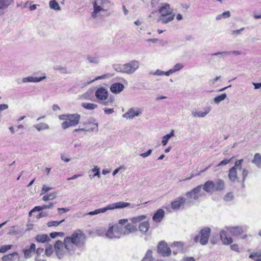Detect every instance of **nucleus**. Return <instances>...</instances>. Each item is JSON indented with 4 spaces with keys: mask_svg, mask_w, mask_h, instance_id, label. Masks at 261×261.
<instances>
[{
    "mask_svg": "<svg viewBox=\"0 0 261 261\" xmlns=\"http://www.w3.org/2000/svg\"><path fill=\"white\" fill-rule=\"evenodd\" d=\"M86 239L85 233L80 229H77L71 236L64 238L65 247L70 252L80 254L79 251L84 246Z\"/></svg>",
    "mask_w": 261,
    "mask_h": 261,
    "instance_id": "nucleus-1",
    "label": "nucleus"
},
{
    "mask_svg": "<svg viewBox=\"0 0 261 261\" xmlns=\"http://www.w3.org/2000/svg\"><path fill=\"white\" fill-rule=\"evenodd\" d=\"M158 17L157 22L166 24L173 21L175 17L173 8L168 3H162L158 8Z\"/></svg>",
    "mask_w": 261,
    "mask_h": 261,
    "instance_id": "nucleus-2",
    "label": "nucleus"
},
{
    "mask_svg": "<svg viewBox=\"0 0 261 261\" xmlns=\"http://www.w3.org/2000/svg\"><path fill=\"white\" fill-rule=\"evenodd\" d=\"M140 204H131L129 202H125L123 201H119L115 203H113L107 205L106 207L98 208L94 211H91L87 214L89 215H95L100 213H104L109 210H113L115 209L123 208L128 206L131 208H135L136 206H139Z\"/></svg>",
    "mask_w": 261,
    "mask_h": 261,
    "instance_id": "nucleus-3",
    "label": "nucleus"
},
{
    "mask_svg": "<svg viewBox=\"0 0 261 261\" xmlns=\"http://www.w3.org/2000/svg\"><path fill=\"white\" fill-rule=\"evenodd\" d=\"M60 120L63 121L61 124L62 127L65 129L70 127L75 126L79 124L81 116L79 114H64L59 116Z\"/></svg>",
    "mask_w": 261,
    "mask_h": 261,
    "instance_id": "nucleus-4",
    "label": "nucleus"
},
{
    "mask_svg": "<svg viewBox=\"0 0 261 261\" xmlns=\"http://www.w3.org/2000/svg\"><path fill=\"white\" fill-rule=\"evenodd\" d=\"M95 95L98 102L103 106H111L113 104L114 99L113 97H108V92L103 87L98 88L95 91Z\"/></svg>",
    "mask_w": 261,
    "mask_h": 261,
    "instance_id": "nucleus-5",
    "label": "nucleus"
},
{
    "mask_svg": "<svg viewBox=\"0 0 261 261\" xmlns=\"http://www.w3.org/2000/svg\"><path fill=\"white\" fill-rule=\"evenodd\" d=\"M204 195V193L202 191V186H198L194 188L191 191L188 192L186 194L187 198V204L190 205L193 203L195 200H197L199 198Z\"/></svg>",
    "mask_w": 261,
    "mask_h": 261,
    "instance_id": "nucleus-6",
    "label": "nucleus"
},
{
    "mask_svg": "<svg viewBox=\"0 0 261 261\" xmlns=\"http://www.w3.org/2000/svg\"><path fill=\"white\" fill-rule=\"evenodd\" d=\"M54 250L56 255L59 259L63 258V256L67 254L71 255L74 254L67 250L66 247H65L64 242H62L61 241H58L56 242L54 245Z\"/></svg>",
    "mask_w": 261,
    "mask_h": 261,
    "instance_id": "nucleus-7",
    "label": "nucleus"
},
{
    "mask_svg": "<svg viewBox=\"0 0 261 261\" xmlns=\"http://www.w3.org/2000/svg\"><path fill=\"white\" fill-rule=\"evenodd\" d=\"M211 230L208 227H205L202 229L199 234L196 236L194 239L196 243L199 242L201 245H206L209 239Z\"/></svg>",
    "mask_w": 261,
    "mask_h": 261,
    "instance_id": "nucleus-8",
    "label": "nucleus"
},
{
    "mask_svg": "<svg viewBox=\"0 0 261 261\" xmlns=\"http://www.w3.org/2000/svg\"><path fill=\"white\" fill-rule=\"evenodd\" d=\"M243 159L237 160L235 162L234 166L229 170L228 178L232 182H235L238 179L237 170H241L242 168Z\"/></svg>",
    "mask_w": 261,
    "mask_h": 261,
    "instance_id": "nucleus-9",
    "label": "nucleus"
},
{
    "mask_svg": "<svg viewBox=\"0 0 261 261\" xmlns=\"http://www.w3.org/2000/svg\"><path fill=\"white\" fill-rule=\"evenodd\" d=\"M120 229L118 225L109 224L106 236L110 239H119L122 237Z\"/></svg>",
    "mask_w": 261,
    "mask_h": 261,
    "instance_id": "nucleus-10",
    "label": "nucleus"
},
{
    "mask_svg": "<svg viewBox=\"0 0 261 261\" xmlns=\"http://www.w3.org/2000/svg\"><path fill=\"white\" fill-rule=\"evenodd\" d=\"M158 252L164 257L169 256L171 250L165 241H161L158 245Z\"/></svg>",
    "mask_w": 261,
    "mask_h": 261,
    "instance_id": "nucleus-11",
    "label": "nucleus"
},
{
    "mask_svg": "<svg viewBox=\"0 0 261 261\" xmlns=\"http://www.w3.org/2000/svg\"><path fill=\"white\" fill-rule=\"evenodd\" d=\"M121 228V233L122 237L125 235H128L129 233H134L137 231V227L136 225L132 223H127L124 226H119Z\"/></svg>",
    "mask_w": 261,
    "mask_h": 261,
    "instance_id": "nucleus-12",
    "label": "nucleus"
},
{
    "mask_svg": "<svg viewBox=\"0 0 261 261\" xmlns=\"http://www.w3.org/2000/svg\"><path fill=\"white\" fill-rule=\"evenodd\" d=\"M185 204H187L186 198L178 197L171 202V206L173 210L177 211L180 208H184Z\"/></svg>",
    "mask_w": 261,
    "mask_h": 261,
    "instance_id": "nucleus-13",
    "label": "nucleus"
},
{
    "mask_svg": "<svg viewBox=\"0 0 261 261\" xmlns=\"http://www.w3.org/2000/svg\"><path fill=\"white\" fill-rule=\"evenodd\" d=\"M125 72L126 74H132L139 67L140 63L138 61L133 60L128 63L125 64Z\"/></svg>",
    "mask_w": 261,
    "mask_h": 261,
    "instance_id": "nucleus-14",
    "label": "nucleus"
},
{
    "mask_svg": "<svg viewBox=\"0 0 261 261\" xmlns=\"http://www.w3.org/2000/svg\"><path fill=\"white\" fill-rule=\"evenodd\" d=\"M142 113V111L138 108H132L123 114L122 117L127 119H133L135 117L138 116Z\"/></svg>",
    "mask_w": 261,
    "mask_h": 261,
    "instance_id": "nucleus-15",
    "label": "nucleus"
},
{
    "mask_svg": "<svg viewBox=\"0 0 261 261\" xmlns=\"http://www.w3.org/2000/svg\"><path fill=\"white\" fill-rule=\"evenodd\" d=\"M98 130V124L97 123L88 122L85 127L75 129L73 132H78L80 131L93 132H97Z\"/></svg>",
    "mask_w": 261,
    "mask_h": 261,
    "instance_id": "nucleus-16",
    "label": "nucleus"
},
{
    "mask_svg": "<svg viewBox=\"0 0 261 261\" xmlns=\"http://www.w3.org/2000/svg\"><path fill=\"white\" fill-rule=\"evenodd\" d=\"M211 111L210 107H206L203 108V111L195 110L192 111V115L193 117L198 118H203L205 117Z\"/></svg>",
    "mask_w": 261,
    "mask_h": 261,
    "instance_id": "nucleus-17",
    "label": "nucleus"
},
{
    "mask_svg": "<svg viewBox=\"0 0 261 261\" xmlns=\"http://www.w3.org/2000/svg\"><path fill=\"white\" fill-rule=\"evenodd\" d=\"M93 11L91 14V16L93 18H95L97 17L100 16L102 13H105L107 11V10L102 7V6H99V5H95L93 4Z\"/></svg>",
    "mask_w": 261,
    "mask_h": 261,
    "instance_id": "nucleus-18",
    "label": "nucleus"
},
{
    "mask_svg": "<svg viewBox=\"0 0 261 261\" xmlns=\"http://www.w3.org/2000/svg\"><path fill=\"white\" fill-rule=\"evenodd\" d=\"M220 239L224 244L229 245L232 243V239L227 235L226 231L222 230L220 232Z\"/></svg>",
    "mask_w": 261,
    "mask_h": 261,
    "instance_id": "nucleus-19",
    "label": "nucleus"
},
{
    "mask_svg": "<svg viewBox=\"0 0 261 261\" xmlns=\"http://www.w3.org/2000/svg\"><path fill=\"white\" fill-rule=\"evenodd\" d=\"M226 229L232 236H238L243 232L242 227L241 226L227 227Z\"/></svg>",
    "mask_w": 261,
    "mask_h": 261,
    "instance_id": "nucleus-20",
    "label": "nucleus"
},
{
    "mask_svg": "<svg viewBox=\"0 0 261 261\" xmlns=\"http://www.w3.org/2000/svg\"><path fill=\"white\" fill-rule=\"evenodd\" d=\"M15 257L17 258V260H19L20 257L17 252L4 255L2 257V261H15L16 260Z\"/></svg>",
    "mask_w": 261,
    "mask_h": 261,
    "instance_id": "nucleus-21",
    "label": "nucleus"
},
{
    "mask_svg": "<svg viewBox=\"0 0 261 261\" xmlns=\"http://www.w3.org/2000/svg\"><path fill=\"white\" fill-rule=\"evenodd\" d=\"M233 54L234 55H240L242 53L241 51L238 50H234V51H221V52H218L214 54H212V56H221V58H224L226 56L230 55V54Z\"/></svg>",
    "mask_w": 261,
    "mask_h": 261,
    "instance_id": "nucleus-22",
    "label": "nucleus"
},
{
    "mask_svg": "<svg viewBox=\"0 0 261 261\" xmlns=\"http://www.w3.org/2000/svg\"><path fill=\"white\" fill-rule=\"evenodd\" d=\"M45 79H46L45 76H43L41 77L28 76L26 77H23L22 80V81L23 83H28V82L38 83Z\"/></svg>",
    "mask_w": 261,
    "mask_h": 261,
    "instance_id": "nucleus-23",
    "label": "nucleus"
},
{
    "mask_svg": "<svg viewBox=\"0 0 261 261\" xmlns=\"http://www.w3.org/2000/svg\"><path fill=\"white\" fill-rule=\"evenodd\" d=\"M36 250V245L35 244L32 243L29 248L24 249L23 250L24 256L25 258H30L32 256V253H34Z\"/></svg>",
    "mask_w": 261,
    "mask_h": 261,
    "instance_id": "nucleus-24",
    "label": "nucleus"
},
{
    "mask_svg": "<svg viewBox=\"0 0 261 261\" xmlns=\"http://www.w3.org/2000/svg\"><path fill=\"white\" fill-rule=\"evenodd\" d=\"M124 89V86L120 83H116L112 84L110 87L111 92L113 93H119Z\"/></svg>",
    "mask_w": 261,
    "mask_h": 261,
    "instance_id": "nucleus-25",
    "label": "nucleus"
},
{
    "mask_svg": "<svg viewBox=\"0 0 261 261\" xmlns=\"http://www.w3.org/2000/svg\"><path fill=\"white\" fill-rule=\"evenodd\" d=\"M203 189L207 193H212L215 191L214 182L212 180H208L203 186Z\"/></svg>",
    "mask_w": 261,
    "mask_h": 261,
    "instance_id": "nucleus-26",
    "label": "nucleus"
},
{
    "mask_svg": "<svg viewBox=\"0 0 261 261\" xmlns=\"http://www.w3.org/2000/svg\"><path fill=\"white\" fill-rule=\"evenodd\" d=\"M165 215V212L162 209H159L153 216L152 219L156 222H160L163 218Z\"/></svg>",
    "mask_w": 261,
    "mask_h": 261,
    "instance_id": "nucleus-27",
    "label": "nucleus"
},
{
    "mask_svg": "<svg viewBox=\"0 0 261 261\" xmlns=\"http://www.w3.org/2000/svg\"><path fill=\"white\" fill-rule=\"evenodd\" d=\"M214 182L215 191H220L224 189L225 183L223 180L217 179Z\"/></svg>",
    "mask_w": 261,
    "mask_h": 261,
    "instance_id": "nucleus-28",
    "label": "nucleus"
},
{
    "mask_svg": "<svg viewBox=\"0 0 261 261\" xmlns=\"http://www.w3.org/2000/svg\"><path fill=\"white\" fill-rule=\"evenodd\" d=\"M149 226L150 225L148 221H145L140 224L139 228L142 233H146L149 229Z\"/></svg>",
    "mask_w": 261,
    "mask_h": 261,
    "instance_id": "nucleus-29",
    "label": "nucleus"
},
{
    "mask_svg": "<svg viewBox=\"0 0 261 261\" xmlns=\"http://www.w3.org/2000/svg\"><path fill=\"white\" fill-rule=\"evenodd\" d=\"M249 257L255 261H261V249L252 252Z\"/></svg>",
    "mask_w": 261,
    "mask_h": 261,
    "instance_id": "nucleus-30",
    "label": "nucleus"
},
{
    "mask_svg": "<svg viewBox=\"0 0 261 261\" xmlns=\"http://www.w3.org/2000/svg\"><path fill=\"white\" fill-rule=\"evenodd\" d=\"M112 76V75L110 73H107V74H103L101 76H97L92 80H90L88 81H87L85 84V86H86L87 85H89L95 81L99 80H102V79H108Z\"/></svg>",
    "mask_w": 261,
    "mask_h": 261,
    "instance_id": "nucleus-31",
    "label": "nucleus"
},
{
    "mask_svg": "<svg viewBox=\"0 0 261 261\" xmlns=\"http://www.w3.org/2000/svg\"><path fill=\"white\" fill-rule=\"evenodd\" d=\"M33 127L39 132L47 130L49 128V125L43 122L35 124L33 125Z\"/></svg>",
    "mask_w": 261,
    "mask_h": 261,
    "instance_id": "nucleus-32",
    "label": "nucleus"
},
{
    "mask_svg": "<svg viewBox=\"0 0 261 261\" xmlns=\"http://www.w3.org/2000/svg\"><path fill=\"white\" fill-rule=\"evenodd\" d=\"M146 217L147 216L146 215H142L136 217H134L130 218V220L132 224L135 225L139 222L145 220L146 219Z\"/></svg>",
    "mask_w": 261,
    "mask_h": 261,
    "instance_id": "nucleus-33",
    "label": "nucleus"
},
{
    "mask_svg": "<svg viewBox=\"0 0 261 261\" xmlns=\"http://www.w3.org/2000/svg\"><path fill=\"white\" fill-rule=\"evenodd\" d=\"M35 238L36 240L40 243H44L50 240L49 237L46 234H38Z\"/></svg>",
    "mask_w": 261,
    "mask_h": 261,
    "instance_id": "nucleus-34",
    "label": "nucleus"
},
{
    "mask_svg": "<svg viewBox=\"0 0 261 261\" xmlns=\"http://www.w3.org/2000/svg\"><path fill=\"white\" fill-rule=\"evenodd\" d=\"M252 162L258 168H261V155L259 153H255Z\"/></svg>",
    "mask_w": 261,
    "mask_h": 261,
    "instance_id": "nucleus-35",
    "label": "nucleus"
},
{
    "mask_svg": "<svg viewBox=\"0 0 261 261\" xmlns=\"http://www.w3.org/2000/svg\"><path fill=\"white\" fill-rule=\"evenodd\" d=\"M81 106L85 109L88 110H93L97 108V105L93 103L83 102Z\"/></svg>",
    "mask_w": 261,
    "mask_h": 261,
    "instance_id": "nucleus-36",
    "label": "nucleus"
},
{
    "mask_svg": "<svg viewBox=\"0 0 261 261\" xmlns=\"http://www.w3.org/2000/svg\"><path fill=\"white\" fill-rule=\"evenodd\" d=\"M184 65L182 63H177L172 68L169 70V72L170 75L176 72L177 71H178L184 68Z\"/></svg>",
    "mask_w": 261,
    "mask_h": 261,
    "instance_id": "nucleus-37",
    "label": "nucleus"
},
{
    "mask_svg": "<svg viewBox=\"0 0 261 261\" xmlns=\"http://www.w3.org/2000/svg\"><path fill=\"white\" fill-rule=\"evenodd\" d=\"M174 130L173 129L171 130L170 133L169 134H167L166 135H165L163 136L162 141V144L163 146H165L168 143V140L170 138L174 136Z\"/></svg>",
    "mask_w": 261,
    "mask_h": 261,
    "instance_id": "nucleus-38",
    "label": "nucleus"
},
{
    "mask_svg": "<svg viewBox=\"0 0 261 261\" xmlns=\"http://www.w3.org/2000/svg\"><path fill=\"white\" fill-rule=\"evenodd\" d=\"M113 68L118 72L126 73L125 66L124 64H117L113 65Z\"/></svg>",
    "mask_w": 261,
    "mask_h": 261,
    "instance_id": "nucleus-39",
    "label": "nucleus"
},
{
    "mask_svg": "<svg viewBox=\"0 0 261 261\" xmlns=\"http://www.w3.org/2000/svg\"><path fill=\"white\" fill-rule=\"evenodd\" d=\"M49 6L50 9L56 11H60L61 7L59 4L55 0H51L49 2Z\"/></svg>",
    "mask_w": 261,
    "mask_h": 261,
    "instance_id": "nucleus-40",
    "label": "nucleus"
},
{
    "mask_svg": "<svg viewBox=\"0 0 261 261\" xmlns=\"http://www.w3.org/2000/svg\"><path fill=\"white\" fill-rule=\"evenodd\" d=\"M56 196H57L56 192L46 194L43 196L42 200L45 201L53 200L56 198Z\"/></svg>",
    "mask_w": 261,
    "mask_h": 261,
    "instance_id": "nucleus-41",
    "label": "nucleus"
},
{
    "mask_svg": "<svg viewBox=\"0 0 261 261\" xmlns=\"http://www.w3.org/2000/svg\"><path fill=\"white\" fill-rule=\"evenodd\" d=\"M13 1V0H0V9L8 7Z\"/></svg>",
    "mask_w": 261,
    "mask_h": 261,
    "instance_id": "nucleus-42",
    "label": "nucleus"
},
{
    "mask_svg": "<svg viewBox=\"0 0 261 261\" xmlns=\"http://www.w3.org/2000/svg\"><path fill=\"white\" fill-rule=\"evenodd\" d=\"M110 3L109 0H95L93 2V4L95 5H99V6H102L105 8V6L106 5Z\"/></svg>",
    "mask_w": 261,
    "mask_h": 261,
    "instance_id": "nucleus-43",
    "label": "nucleus"
},
{
    "mask_svg": "<svg viewBox=\"0 0 261 261\" xmlns=\"http://www.w3.org/2000/svg\"><path fill=\"white\" fill-rule=\"evenodd\" d=\"M152 254V251L151 250H148L146 252L145 256L143 257L141 261H152L153 257Z\"/></svg>",
    "mask_w": 261,
    "mask_h": 261,
    "instance_id": "nucleus-44",
    "label": "nucleus"
},
{
    "mask_svg": "<svg viewBox=\"0 0 261 261\" xmlns=\"http://www.w3.org/2000/svg\"><path fill=\"white\" fill-rule=\"evenodd\" d=\"M230 16V13L229 11L224 12L223 13L217 15L216 17L217 20H219L222 18H229Z\"/></svg>",
    "mask_w": 261,
    "mask_h": 261,
    "instance_id": "nucleus-45",
    "label": "nucleus"
},
{
    "mask_svg": "<svg viewBox=\"0 0 261 261\" xmlns=\"http://www.w3.org/2000/svg\"><path fill=\"white\" fill-rule=\"evenodd\" d=\"M227 97V95L225 93L222 94L218 95L214 98V102L216 104L219 103L222 101L224 100Z\"/></svg>",
    "mask_w": 261,
    "mask_h": 261,
    "instance_id": "nucleus-46",
    "label": "nucleus"
},
{
    "mask_svg": "<svg viewBox=\"0 0 261 261\" xmlns=\"http://www.w3.org/2000/svg\"><path fill=\"white\" fill-rule=\"evenodd\" d=\"M150 74H152V75H160V76H161V75H166V76L170 75L169 70L167 71H163L160 69L156 70L155 72H151L150 73Z\"/></svg>",
    "mask_w": 261,
    "mask_h": 261,
    "instance_id": "nucleus-47",
    "label": "nucleus"
},
{
    "mask_svg": "<svg viewBox=\"0 0 261 261\" xmlns=\"http://www.w3.org/2000/svg\"><path fill=\"white\" fill-rule=\"evenodd\" d=\"M171 247H175L176 248V249L179 251H183L184 250V244L181 242H174Z\"/></svg>",
    "mask_w": 261,
    "mask_h": 261,
    "instance_id": "nucleus-48",
    "label": "nucleus"
},
{
    "mask_svg": "<svg viewBox=\"0 0 261 261\" xmlns=\"http://www.w3.org/2000/svg\"><path fill=\"white\" fill-rule=\"evenodd\" d=\"M54 249L53 248L51 245L47 244L46 246V249L45 251V254L46 256H50L54 252Z\"/></svg>",
    "mask_w": 261,
    "mask_h": 261,
    "instance_id": "nucleus-49",
    "label": "nucleus"
},
{
    "mask_svg": "<svg viewBox=\"0 0 261 261\" xmlns=\"http://www.w3.org/2000/svg\"><path fill=\"white\" fill-rule=\"evenodd\" d=\"M87 60L90 63L98 64L99 63V58L97 56H88L87 57Z\"/></svg>",
    "mask_w": 261,
    "mask_h": 261,
    "instance_id": "nucleus-50",
    "label": "nucleus"
},
{
    "mask_svg": "<svg viewBox=\"0 0 261 261\" xmlns=\"http://www.w3.org/2000/svg\"><path fill=\"white\" fill-rule=\"evenodd\" d=\"M12 247V245H5L0 246V253H5L8 250L11 249Z\"/></svg>",
    "mask_w": 261,
    "mask_h": 261,
    "instance_id": "nucleus-51",
    "label": "nucleus"
},
{
    "mask_svg": "<svg viewBox=\"0 0 261 261\" xmlns=\"http://www.w3.org/2000/svg\"><path fill=\"white\" fill-rule=\"evenodd\" d=\"M63 221H64V219H63L62 220H61L60 221H51L47 223V226L48 227L57 226L59 225Z\"/></svg>",
    "mask_w": 261,
    "mask_h": 261,
    "instance_id": "nucleus-52",
    "label": "nucleus"
},
{
    "mask_svg": "<svg viewBox=\"0 0 261 261\" xmlns=\"http://www.w3.org/2000/svg\"><path fill=\"white\" fill-rule=\"evenodd\" d=\"M91 171L94 172V174L93 175V177L98 176L100 177L99 168L97 166H95L93 169L91 170Z\"/></svg>",
    "mask_w": 261,
    "mask_h": 261,
    "instance_id": "nucleus-53",
    "label": "nucleus"
},
{
    "mask_svg": "<svg viewBox=\"0 0 261 261\" xmlns=\"http://www.w3.org/2000/svg\"><path fill=\"white\" fill-rule=\"evenodd\" d=\"M233 158H231L230 159H224L217 166V167L225 166L230 163Z\"/></svg>",
    "mask_w": 261,
    "mask_h": 261,
    "instance_id": "nucleus-54",
    "label": "nucleus"
},
{
    "mask_svg": "<svg viewBox=\"0 0 261 261\" xmlns=\"http://www.w3.org/2000/svg\"><path fill=\"white\" fill-rule=\"evenodd\" d=\"M53 189V188L52 187H49L46 186V185H43L41 191V195L44 194L45 193L52 190Z\"/></svg>",
    "mask_w": 261,
    "mask_h": 261,
    "instance_id": "nucleus-55",
    "label": "nucleus"
},
{
    "mask_svg": "<svg viewBox=\"0 0 261 261\" xmlns=\"http://www.w3.org/2000/svg\"><path fill=\"white\" fill-rule=\"evenodd\" d=\"M233 199V196L232 193H227L224 197L226 201H230Z\"/></svg>",
    "mask_w": 261,
    "mask_h": 261,
    "instance_id": "nucleus-56",
    "label": "nucleus"
},
{
    "mask_svg": "<svg viewBox=\"0 0 261 261\" xmlns=\"http://www.w3.org/2000/svg\"><path fill=\"white\" fill-rule=\"evenodd\" d=\"M128 223V219H120L119 220L118 223L115 224V225H118V226H124Z\"/></svg>",
    "mask_w": 261,
    "mask_h": 261,
    "instance_id": "nucleus-57",
    "label": "nucleus"
},
{
    "mask_svg": "<svg viewBox=\"0 0 261 261\" xmlns=\"http://www.w3.org/2000/svg\"><path fill=\"white\" fill-rule=\"evenodd\" d=\"M42 210H43L42 205V206H36L29 212V216H31L32 213H33L34 212L40 211Z\"/></svg>",
    "mask_w": 261,
    "mask_h": 261,
    "instance_id": "nucleus-58",
    "label": "nucleus"
},
{
    "mask_svg": "<svg viewBox=\"0 0 261 261\" xmlns=\"http://www.w3.org/2000/svg\"><path fill=\"white\" fill-rule=\"evenodd\" d=\"M152 152L151 149H149L146 152L142 153L140 154V155L142 156L143 158H147V156H149Z\"/></svg>",
    "mask_w": 261,
    "mask_h": 261,
    "instance_id": "nucleus-59",
    "label": "nucleus"
},
{
    "mask_svg": "<svg viewBox=\"0 0 261 261\" xmlns=\"http://www.w3.org/2000/svg\"><path fill=\"white\" fill-rule=\"evenodd\" d=\"M55 69L60 71L62 73H67V69L65 67L58 66L55 68Z\"/></svg>",
    "mask_w": 261,
    "mask_h": 261,
    "instance_id": "nucleus-60",
    "label": "nucleus"
},
{
    "mask_svg": "<svg viewBox=\"0 0 261 261\" xmlns=\"http://www.w3.org/2000/svg\"><path fill=\"white\" fill-rule=\"evenodd\" d=\"M248 171L246 169H243L242 170V179H243V182H244V180H245L247 176L248 175Z\"/></svg>",
    "mask_w": 261,
    "mask_h": 261,
    "instance_id": "nucleus-61",
    "label": "nucleus"
},
{
    "mask_svg": "<svg viewBox=\"0 0 261 261\" xmlns=\"http://www.w3.org/2000/svg\"><path fill=\"white\" fill-rule=\"evenodd\" d=\"M103 110H104L105 113L106 114H108V115L111 114L113 113H114V112L113 108H105L103 109Z\"/></svg>",
    "mask_w": 261,
    "mask_h": 261,
    "instance_id": "nucleus-62",
    "label": "nucleus"
},
{
    "mask_svg": "<svg viewBox=\"0 0 261 261\" xmlns=\"http://www.w3.org/2000/svg\"><path fill=\"white\" fill-rule=\"evenodd\" d=\"M230 248L233 251H234L236 252H239V246L236 244H234L230 245Z\"/></svg>",
    "mask_w": 261,
    "mask_h": 261,
    "instance_id": "nucleus-63",
    "label": "nucleus"
},
{
    "mask_svg": "<svg viewBox=\"0 0 261 261\" xmlns=\"http://www.w3.org/2000/svg\"><path fill=\"white\" fill-rule=\"evenodd\" d=\"M182 261H195L193 257H184Z\"/></svg>",
    "mask_w": 261,
    "mask_h": 261,
    "instance_id": "nucleus-64",
    "label": "nucleus"
}]
</instances>
